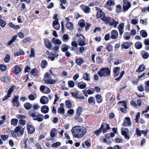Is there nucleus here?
<instances>
[{
	"mask_svg": "<svg viewBox=\"0 0 149 149\" xmlns=\"http://www.w3.org/2000/svg\"><path fill=\"white\" fill-rule=\"evenodd\" d=\"M35 56V55L34 49L33 48H31L30 57V58H31L34 57Z\"/></svg>",
	"mask_w": 149,
	"mask_h": 149,
	"instance_id": "56",
	"label": "nucleus"
},
{
	"mask_svg": "<svg viewBox=\"0 0 149 149\" xmlns=\"http://www.w3.org/2000/svg\"><path fill=\"white\" fill-rule=\"evenodd\" d=\"M24 52L22 50H20L18 52L15 53L14 56H17L21 55H24Z\"/></svg>",
	"mask_w": 149,
	"mask_h": 149,
	"instance_id": "44",
	"label": "nucleus"
},
{
	"mask_svg": "<svg viewBox=\"0 0 149 149\" xmlns=\"http://www.w3.org/2000/svg\"><path fill=\"white\" fill-rule=\"evenodd\" d=\"M95 97L97 103H100L102 102L103 98L101 95L97 94L95 95Z\"/></svg>",
	"mask_w": 149,
	"mask_h": 149,
	"instance_id": "23",
	"label": "nucleus"
},
{
	"mask_svg": "<svg viewBox=\"0 0 149 149\" xmlns=\"http://www.w3.org/2000/svg\"><path fill=\"white\" fill-rule=\"evenodd\" d=\"M50 76L48 72H46L44 74V80L47 84H53L56 82L57 80L54 79H52L51 78L49 79Z\"/></svg>",
	"mask_w": 149,
	"mask_h": 149,
	"instance_id": "6",
	"label": "nucleus"
},
{
	"mask_svg": "<svg viewBox=\"0 0 149 149\" xmlns=\"http://www.w3.org/2000/svg\"><path fill=\"white\" fill-rule=\"evenodd\" d=\"M80 7L84 12L86 13H88L91 11L90 8L88 6L82 4L80 6Z\"/></svg>",
	"mask_w": 149,
	"mask_h": 149,
	"instance_id": "13",
	"label": "nucleus"
},
{
	"mask_svg": "<svg viewBox=\"0 0 149 149\" xmlns=\"http://www.w3.org/2000/svg\"><path fill=\"white\" fill-rule=\"evenodd\" d=\"M68 45L66 44H63L61 46V51L63 52H66L68 51Z\"/></svg>",
	"mask_w": 149,
	"mask_h": 149,
	"instance_id": "32",
	"label": "nucleus"
},
{
	"mask_svg": "<svg viewBox=\"0 0 149 149\" xmlns=\"http://www.w3.org/2000/svg\"><path fill=\"white\" fill-rule=\"evenodd\" d=\"M79 52L78 51H76V53L77 54H78L79 53H83L86 50V49H85V47L83 46H81L79 48Z\"/></svg>",
	"mask_w": 149,
	"mask_h": 149,
	"instance_id": "36",
	"label": "nucleus"
},
{
	"mask_svg": "<svg viewBox=\"0 0 149 149\" xmlns=\"http://www.w3.org/2000/svg\"><path fill=\"white\" fill-rule=\"evenodd\" d=\"M40 103L42 104H47L48 101V98L47 96H42L40 100Z\"/></svg>",
	"mask_w": 149,
	"mask_h": 149,
	"instance_id": "21",
	"label": "nucleus"
},
{
	"mask_svg": "<svg viewBox=\"0 0 149 149\" xmlns=\"http://www.w3.org/2000/svg\"><path fill=\"white\" fill-rule=\"evenodd\" d=\"M79 26L81 28H83L85 25V21L84 19H81L79 22Z\"/></svg>",
	"mask_w": 149,
	"mask_h": 149,
	"instance_id": "34",
	"label": "nucleus"
},
{
	"mask_svg": "<svg viewBox=\"0 0 149 149\" xmlns=\"http://www.w3.org/2000/svg\"><path fill=\"white\" fill-rule=\"evenodd\" d=\"M116 11L118 13H120L121 12L122 9L121 6L120 4H118L116 6Z\"/></svg>",
	"mask_w": 149,
	"mask_h": 149,
	"instance_id": "50",
	"label": "nucleus"
},
{
	"mask_svg": "<svg viewBox=\"0 0 149 149\" xmlns=\"http://www.w3.org/2000/svg\"><path fill=\"white\" fill-rule=\"evenodd\" d=\"M10 59V56L9 54H7L4 59V61L6 63L8 62Z\"/></svg>",
	"mask_w": 149,
	"mask_h": 149,
	"instance_id": "55",
	"label": "nucleus"
},
{
	"mask_svg": "<svg viewBox=\"0 0 149 149\" xmlns=\"http://www.w3.org/2000/svg\"><path fill=\"white\" fill-rule=\"evenodd\" d=\"M66 28L70 30H72L73 29V24L70 22H67L66 24Z\"/></svg>",
	"mask_w": 149,
	"mask_h": 149,
	"instance_id": "29",
	"label": "nucleus"
},
{
	"mask_svg": "<svg viewBox=\"0 0 149 149\" xmlns=\"http://www.w3.org/2000/svg\"><path fill=\"white\" fill-rule=\"evenodd\" d=\"M96 62L98 64H101L103 63V60L100 56H97L96 58Z\"/></svg>",
	"mask_w": 149,
	"mask_h": 149,
	"instance_id": "46",
	"label": "nucleus"
},
{
	"mask_svg": "<svg viewBox=\"0 0 149 149\" xmlns=\"http://www.w3.org/2000/svg\"><path fill=\"white\" fill-rule=\"evenodd\" d=\"M92 26L91 24L89 23H86V25L85 26V29L86 31H87L89 29V27Z\"/></svg>",
	"mask_w": 149,
	"mask_h": 149,
	"instance_id": "63",
	"label": "nucleus"
},
{
	"mask_svg": "<svg viewBox=\"0 0 149 149\" xmlns=\"http://www.w3.org/2000/svg\"><path fill=\"white\" fill-rule=\"evenodd\" d=\"M125 74V71H122L120 74V75L119 77L115 79V80L118 81H120L123 75Z\"/></svg>",
	"mask_w": 149,
	"mask_h": 149,
	"instance_id": "43",
	"label": "nucleus"
},
{
	"mask_svg": "<svg viewBox=\"0 0 149 149\" xmlns=\"http://www.w3.org/2000/svg\"><path fill=\"white\" fill-rule=\"evenodd\" d=\"M84 62V60L82 58H79L75 59V63L79 66H81Z\"/></svg>",
	"mask_w": 149,
	"mask_h": 149,
	"instance_id": "26",
	"label": "nucleus"
},
{
	"mask_svg": "<svg viewBox=\"0 0 149 149\" xmlns=\"http://www.w3.org/2000/svg\"><path fill=\"white\" fill-rule=\"evenodd\" d=\"M71 45L72 46L76 48L77 47L78 44H77L76 41H74L71 42Z\"/></svg>",
	"mask_w": 149,
	"mask_h": 149,
	"instance_id": "61",
	"label": "nucleus"
},
{
	"mask_svg": "<svg viewBox=\"0 0 149 149\" xmlns=\"http://www.w3.org/2000/svg\"><path fill=\"white\" fill-rule=\"evenodd\" d=\"M121 134L122 135L124 136L125 139H130V137L128 135L127 133L124 130L122 131Z\"/></svg>",
	"mask_w": 149,
	"mask_h": 149,
	"instance_id": "37",
	"label": "nucleus"
},
{
	"mask_svg": "<svg viewBox=\"0 0 149 149\" xmlns=\"http://www.w3.org/2000/svg\"><path fill=\"white\" fill-rule=\"evenodd\" d=\"M137 89L140 92H143L144 91V88L141 85L137 87Z\"/></svg>",
	"mask_w": 149,
	"mask_h": 149,
	"instance_id": "62",
	"label": "nucleus"
},
{
	"mask_svg": "<svg viewBox=\"0 0 149 149\" xmlns=\"http://www.w3.org/2000/svg\"><path fill=\"white\" fill-rule=\"evenodd\" d=\"M58 54H55L52 52H51L49 56H48V58L50 59L52 61H54L55 58L58 56Z\"/></svg>",
	"mask_w": 149,
	"mask_h": 149,
	"instance_id": "25",
	"label": "nucleus"
},
{
	"mask_svg": "<svg viewBox=\"0 0 149 149\" xmlns=\"http://www.w3.org/2000/svg\"><path fill=\"white\" fill-rule=\"evenodd\" d=\"M14 67L15 69L13 70V73L16 75L18 74L22 70L20 67L17 65H15Z\"/></svg>",
	"mask_w": 149,
	"mask_h": 149,
	"instance_id": "19",
	"label": "nucleus"
},
{
	"mask_svg": "<svg viewBox=\"0 0 149 149\" xmlns=\"http://www.w3.org/2000/svg\"><path fill=\"white\" fill-rule=\"evenodd\" d=\"M134 46L136 49H139L142 48V44L140 42L138 41L135 43Z\"/></svg>",
	"mask_w": 149,
	"mask_h": 149,
	"instance_id": "33",
	"label": "nucleus"
},
{
	"mask_svg": "<svg viewBox=\"0 0 149 149\" xmlns=\"http://www.w3.org/2000/svg\"><path fill=\"white\" fill-rule=\"evenodd\" d=\"M140 33L141 36L143 38H146L147 37L148 34L146 31L144 30H142L140 31Z\"/></svg>",
	"mask_w": 149,
	"mask_h": 149,
	"instance_id": "45",
	"label": "nucleus"
},
{
	"mask_svg": "<svg viewBox=\"0 0 149 149\" xmlns=\"http://www.w3.org/2000/svg\"><path fill=\"white\" fill-rule=\"evenodd\" d=\"M53 28L57 30H58L60 28V25L58 21L57 20H54L52 23Z\"/></svg>",
	"mask_w": 149,
	"mask_h": 149,
	"instance_id": "18",
	"label": "nucleus"
},
{
	"mask_svg": "<svg viewBox=\"0 0 149 149\" xmlns=\"http://www.w3.org/2000/svg\"><path fill=\"white\" fill-rule=\"evenodd\" d=\"M78 93L79 92L78 91H77L76 93H74L72 92L71 93L72 96L76 99H77V97L78 96L77 95H78Z\"/></svg>",
	"mask_w": 149,
	"mask_h": 149,
	"instance_id": "59",
	"label": "nucleus"
},
{
	"mask_svg": "<svg viewBox=\"0 0 149 149\" xmlns=\"http://www.w3.org/2000/svg\"><path fill=\"white\" fill-rule=\"evenodd\" d=\"M41 111L42 113H47L49 112V108L47 105H43L41 107Z\"/></svg>",
	"mask_w": 149,
	"mask_h": 149,
	"instance_id": "22",
	"label": "nucleus"
},
{
	"mask_svg": "<svg viewBox=\"0 0 149 149\" xmlns=\"http://www.w3.org/2000/svg\"><path fill=\"white\" fill-rule=\"evenodd\" d=\"M114 4V2L111 0H109L107 1L106 3V5L108 6H113Z\"/></svg>",
	"mask_w": 149,
	"mask_h": 149,
	"instance_id": "48",
	"label": "nucleus"
},
{
	"mask_svg": "<svg viewBox=\"0 0 149 149\" xmlns=\"http://www.w3.org/2000/svg\"><path fill=\"white\" fill-rule=\"evenodd\" d=\"M18 120L15 118H13L11 119V124L13 126H16L17 124Z\"/></svg>",
	"mask_w": 149,
	"mask_h": 149,
	"instance_id": "40",
	"label": "nucleus"
},
{
	"mask_svg": "<svg viewBox=\"0 0 149 149\" xmlns=\"http://www.w3.org/2000/svg\"><path fill=\"white\" fill-rule=\"evenodd\" d=\"M17 36L15 35L12 38V39L8 42L7 45H10L15 41L16 40Z\"/></svg>",
	"mask_w": 149,
	"mask_h": 149,
	"instance_id": "41",
	"label": "nucleus"
},
{
	"mask_svg": "<svg viewBox=\"0 0 149 149\" xmlns=\"http://www.w3.org/2000/svg\"><path fill=\"white\" fill-rule=\"evenodd\" d=\"M71 132L74 137L81 138L86 133L87 129L84 127L75 126L72 129Z\"/></svg>",
	"mask_w": 149,
	"mask_h": 149,
	"instance_id": "2",
	"label": "nucleus"
},
{
	"mask_svg": "<svg viewBox=\"0 0 149 149\" xmlns=\"http://www.w3.org/2000/svg\"><path fill=\"white\" fill-rule=\"evenodd\" d=\"M88 102L89 104H95V102L94 98L93 97H90L88 99Z\"/></svg>",
	"mask_w": 149,
	"mask_h": 149,
	"instance_id": "35",
	"label": "nucleus"
},
{
	"mask_svg": "<svg viewBox=\"0 0 149 149\" xmlns=\"http://www.w3.org/2000/svg\"><path fill=\"white\" fill-rule=\"evenodd\" d=\"M123 10L124 11H127L131 6L130 3L127 0H123Z\"/></svg>",
	"mask_w": 149,
	"mask_h": 149,
	"instance_id": "7",
	"label": "nucleus"
},
{
	"mask_svg": "<svg viewBox=\"0 0 149 149\" xmlns=\"http://www.w3.org/2000/svg\"><path fill=\"white\" fill-rule=\"evenodd\" d=\"M124 23L123 22H122L120 23L118 26V29H124Z\"/></svg>",
	"mask_w": 149,
	"mask_h": 149,
	"instance_id": "64",
	"label": "nucleus"
},
{
	"mask_svg": "<svg viewBox=\"0 0 149 149\" xmlns=\"http://www.w3.org/2000/svg\"><path fill=\"white\" fill-rule=\"evenodd\" d=\"M44 43L45 47L47 49L51 50L52 47V44L50 41L48 39H45L44 40Z\"/></svg>",
	"mask_w": 149,
	"mask_h": 149,
	"instance_id": "12",
	"label": "nucleus"
},
{
	"mask_svg": "<svg viewBox=\"0 0 149 149\" xmlns=\"http://www.w3.org/2000/svg\"><path fill=\"white\" fill-rule=\"evenodd\" d=\"M106 48L109 52H110L113 50V47L112 45L109 44Z\"/></svg>",
	"mask_w": 149,
	"mask_h": 149,
	"instance_id": "57",
	"label": "nucleus"
},
{
	"mask_svg": "<svg viewBox=\"0 0 149 149\" xmlns=\"http://www.w3.org/2000/svg\"><path fill=\"white\" fill-rule=\"evenodd\" d=\"M100 77H109L111 76V69L109 68L104 67L101 68L97 72Z\"/></svg>",
	"mask_w": 149,
	"mask_h": 149,
	"instance_id": "4",
	"label": "nucleus"
},
{
	"mask_svg": "<svg viewBox=\"0 0 149 149\" xmlns=\"http://www.w3.org/2000/svg\"><path fill=\"white\" fill-rule=\"evenodd\" d=\"M19 97L18 95H14V97L12 101L13 106L18 107L20 105L18 99Z\"/></svg>",
	"mask_w": 149,
	"mask_h": 149,
	"instance_id": "8",
	"label": "nucleus"
},
{
	"mask_svg": "<svg viewBox=\"0 0 149 149\" xmlns=\"http://www.w3.org/2000/svg\"><path fill=\"white\" fill-rule=\"evenodd\" d=\"M78 44L79 46H82L86 45V43L83 40L79 39L78 40Z\"/></svg>",
	"mask_w": 149,
	"mask_h": 149,
	"instance_id": "42",
	"label": "nucleus"
},
{
	"mask_svg": "<svg viewBox=\"0 0 149 149\" xmlns=\"http://www.w3.org/2000/svg\"><path fill=\"white\" fill-rule=\"evenodd\" d=\"M33 109L28 111V114L31 116L34 120H37L38 122L42 121L43 119V115L40 113H38L36 111L40 108V107L37 104H35L32 105Z\"/></svg>",
	"mask_w": 149,
	"mask_h": 149,
	"instance_id": "1",
	"label": "nucleus"
},
{
	"mask_svg": "<svg viewBox=\"0 0 149 149\" xmlns=\"http://www.w3.org/2000/svg\"><path fill=\"white\" fill-rule=\"evenodd\" d=\"M47 64V61L45 60H43L41 62L40 66L42 68L44 69L45 68Z\"/></svg>",
	"mask_w": 149,
	"mask_h": 149,
	"instance_id": "31",
	"label": "nucleus"
},
{
	"mask_svg": "<svg viewBox=\"0 0 149 149\" xmlns=\"http://www.w3.org/2000/svg\"><path fill=\"white\" fill-rule=\"evenodd\" d=\"M106 15L105 13L100 9H99L97 11L96 14V17L97 18H104L105 17Z\"/></svg>",
	"mask_w": 149,
	"mask_h": 149,
	"instance_id": "11",
	"label": "nucleus"
},
{
	"mask_svg": "<svg viewBox=\"0 0 149 149\" xmlns=\"http://www.w3.org/2000/svg\"><path fill=\"white\" fill-rule=\"evenodd\" d=\"M15 87V86H12L9 89L7 93L11 96L12 92H13L14 90V88Z\"/></svg>",
	"mask_w": 149,
	"mask_h": 149,
	"instance_id": "51",
	"label": "nucleus"
},
{
	"mask_svg": "<svg viewBox=\"0 0 149 149\" xmlns=\"http://www.w3.org/2000/svg\"><path fill=\"white\" fill-rule=\"evenodd\" d=\"M16 117L18 119H25L26 117L25 116L20 114L16 115Z\"/></svg>",
	"mask_w": 149,
	"mask_h": 149,
	"instance_id": "58",
	"label": "nucleus"
},
{
	"mask_svg": "<svg viewBox=\"0 0 149 149\" xmlns=\"http://www.w3.org/2000/svg\"><path fill=\"white\" fill-rule=\"evenodd\" d=\"M82 110V108L81 107H79L77 108L76 110V115L75 118V119L77 120L79 118Z\"/></svg>",
	"mask_w": 149,
	"mask_h": 149,
	"instance_id": "16",
	"label": "nucleus"
},
{
	"mask_svg": "<svg viewBox=\"0 0 149 149\" xmlns=\"http://www.w3.org/2000/svg\"><path fill=\"white\" fill-rule=\"evenodd\" d=\"M111 38L113 39H116L118 36V32L115 30H112L111 31Z\"/></svg>",
	"mask_w": 149,
	"mask_h": 149,
	"instance_id": "20",
	"label": "nucleus"
},
{
	"mask_svg": "<svg viewBox=\"0 0 149 149\" xmlns=\"http://www.w3.org/2000/svg\"><path fill=\"white\" fill-rule=\"evenodd\" d=\"M10 76L6 75H4L3 77L1 78L0 80L3 83H8L10 82Z\"/></svg>",
	"mask_w": 149,
	"mask_h": 149,
	"instance_id": "9",
	"label": "nucleus"
},
{
	"mask_svg": "<svg viewBox=\"0 0 149 149\" xmlns=\"http://www.w3.org/2000/svg\"><path fill=\"white\" fill-rule=\"evenodd\" d=\"M83 78L85 80L87 81L90 80V78L89 74L87 72H85L83 74Z\"/></svg>",
	"mask_w": 149,
	"mask_h": 149,
	"instance_id": "39",
	"label": "nucleus"
},
{
	"mask_svg": "<svg viewBox=\"0 0 149 149\" xmlns=\"http://www.w3.org/2000/svg\"><path fill=\"white\" fill-rule=\"evenodd\" d=\"M57 111L59 113H64L65 112V109L63 107H59L58 108Z\"/></svg>",
	"mask_w": 149,
	"mask_h": 149,
	"instance_id": "52",
	"label": "nucleus"
},
{
	"mask_svg": "<svg viewBox=\"0 0 149 149\" xmlns=\"http://www.w3.org/2000/svg\"><path fill=\"white\" fill-rule=\"evenodd\" d=\"M27 129L28 130V133L29 134H32L34 132L35 128L32 125L27 124Z\"/></svg>",
	"mask_w": 149,
	"mask_h": 149,
	"instance_id": "14",
	"label": "nucleus"
},
{
	"mask_svg": "<svg viewBox=\"0 0 149 149\" xmlns=\"http://www.w3.org/2000/svg\"><path fill=\"white\" fill-rule=\"evenodd\" d=\"M110 129L111 127L109 124H107L103 123L102 124L100 127L98 129L96 130L94 133L97 136H98L102 132H103V134H104L107 132V130Z\"/></svg>",
	"mask_w": 149,
	"mask_h": 149,
	"instance_id": "3",
	"label": "nucleus"
},
{
	"mask_svg": "<svg viewBox=\"0 0 149 149\" xmlns=\"http://www.w3.org/2000/svg\"><path fill=\"white\" fill-rule=\"evenodd\" d=\"M61 144V143L60 142H57L53 143L52 145V147L53 148H56L60 146Z\"/></svg>",
	"mask_w": 149,
	"mask_h": 149,
	"instance_id": "49",
	"label": "nucleus"
},
{
	"mask_svg": "<svg viewBox=\"0 0 149 149\" xmlns=\"http://www.w3.org/2000/svg\"><path fill=\"white\" fill-rule=\"evenodd\" d=\"M25 108L27 110H29L32 107V105L29 102H26L24 104Z\"/></svg>",
	"mask_w": 149,
	"mask_h": 149,
	"instance_id": "27",
	"label": "nucleus"
},
{
	"mask_svg": "<svg viewBox=\"0 0 149 149\" xmlns=\"http://www.w3.org/2000/svg\"><path fill=\"white\" fill-rule=\"evenodd\" d=\"M6 24V22L1 19H0V26L2 27L5 26Z\"/></svg>",
	"mask_w": 149,
	"mask_h": 149,
	"instance_id": "53",
	"label": "nucleus"
},
{
	"mask_svg": "<svg viewBox=\"0 0 149 149\" xmlns=\"http://www.w3.org/2000/svg\"><path fill=\"white\" fill-rule=\"evenodd\" d=\"M7 68V67L6 65L2 64L0 65V69L2 72L6 70Z\"/></svg>",
	"mask_w": 149,
	"mask_h": 149,
	"instance_id": "54",
	"label": "nucleus"
},
{
	"mask_svg": "<svg viewBox=\"0 0 149 149\" xmlns=\"http://www.w3.org/2000/svg\"><path fill=\"white\" fill-rule=\"evenodd\" d=\"M101 20L104 22L106 24H109L110 26L113 25L114 27H116L118 23V21L115 20L113 18L111 17H107L106 16L104 18H101Z\"/></svg>",
	"mask_w": 149,
	"mask_h": 149,
	"instance_id": "5",
	"label": "nucleus"
},
{
	"mask_svg": "<svg viewBox=\"0 0 149 149\" xmlns=\"http://www.w3.org/2000/svg\"><path fill=\"white\" fill-rule=\"evenodd\" d=\"M68 86L69 87L73 88L74 86V83L73 81L72 80H69L68 82Z\"/></svg>",
	"mask_w": 149,
	"mask_h": 149,
	"instance_id": "47",
	"label": "nucleus"
},
{
	"mask_svg": "<svg viewBox=\"0 0 149 149\" xmlns=\"http://www.w3.org/2000/svg\"><path fill=\"white\" fill-rule=\"evenodd\" d=\"M77 86L79 88L83 89L85 88L86 86V84L83 82H79L77 83Z\"/></svg>",
	"mask_w": 149,
	"mask_h": 149,
	"instance_id": "24",
	"label": "nucleus"
},
{
	"mask_svg": "<svg viewBox=\"0 0 149 149\" xmlns=\"http://www.w3.org/2000/svg\"><path fill=\"white\" fill-rule=\"evenodd\" d=\"M146 69L145 66L143 64L140 65L136 70L137 72H140L143 71Z\"/></svg>",
	"mask_w": 149,
	"mask_h": 149,
	"instance_id": "28",
	"label": "nucleus"
},
{
	"mask_svg": "<svg viewBox=\"0 0 149 149\" xmlns=\"http://www.w3.org/2000/svg\"><path fill=\"white\" fill-rule=\"evenodd\" d=\"M65 104L66 107L68 109H70L72 107V104L70 100H67L65 102Z\"/></svg>",
	"mask_w": 149,
	"mask_h": 149,
	"instance_id": "38",
	"label": "nucleus"
},
{
	"mask_svg": "<svg viewBox=\"0 0 149 149\" xmlns=\"http://www.w3.org/2000/svg\"><path fill=\"white\" fill-rule=\"evenodd\" d=\"M132 43L131 42H125V44L126 45H125L124 44H122L121 46L122 48H124L126 49H128L130 47Z\"/></svg>",
	"mask_w": 149,
	"mask_h": 149,
	"instance_id": "30",
	"label": "nucleus"
},
{
	"mask_svg": "<svg viewBox=\"0 0 149 149\" xmlns=\"http://www.w3.org/2000/svg\"><path fill=\"white\" fill-rule=\"evenodd\" d=\"M120 69V68L119 67H116L113 68V77H116L119 75Z\"/></svg>",
	"mask_w": 149,
	"mask_h": 149,
	"instance_id": "10",
	"label": "nucleus"
},
{
	"mask_svg": "<svg viewBox=\"0 0 149 149\" xmlns=\"http://www.w3.org/2000/svg\"><path fill=\"white\" fill-rule=\"evenodd\" d=\"M0 136L2 139L4 141H6L8 139V136L7 135H1Z\"/></svg>",
	"mask_w": 149,
	"mask_h": 149,
	"instance_id": "60",
	"label": "nucleus"
},
{
	"mask_svg": "<svg viewBox=\"0 0 149 149\" xmlns=\"http://www.w3.org/2000/svg\"><path fill=\"white\" fill-rule=\"evenodd\" d=\"M57 130L55 128H52L50 131V136L51 137V139H48V140H51L53 139L56 136V133L57 132Z\"/></svg>",
	"mask_w": 149,
	"mask_h": 149,
	"instance_id": "17",
	"label": "nucleus"
},
{
	"mask_svg": "<svg viewBox=\"0 0 149 149\" xmlns=\"http://www.w3.org/2000/svg\"><path fill=\"white\" fill-rule=\"evenodd\" d=\"M125 119L127 120V122L125 121L123 123L122 125L123 126H130L132 125V123L130 121V119L129 117H127L125 118Z\"/></svg>",
	"mask_w": 149,
	"mask_h": 149,
	"instance_id": "15",
	"label": "nucleus"
}]
</instances>
